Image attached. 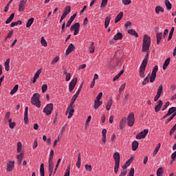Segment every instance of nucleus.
<instances>
[{
    "label": "nucleus",
    "mask_w": 176,
    "mask_h": 176,
    "mask_svg": "<svg viewBox=\"0 0 176 176\" xmlns=\"http://www.w3.org/2000/svg\"><path fill=\"white\" fill-rule=\"evenodd\" d=\"M149 47H151V37L145 34L143 40L142 52H148Z\"/></svg>",
    "instance_id": "f257e3e1"
},
{
    "label": "nucleus",
    "mask_w": 176,
    "mask_h": 176,
    "mask_svg": "<svg viewBox=\"0 0 176 176\" xmlns=\"http://www.w3.org/2000/svg\"><path fill=\"white\" fill-rule=\"evenodd\" d=\"M40 98L41 95L38 93L34 94L32 98V104L35 105V107H37V108H41V100H39Z\"/></svg>",
    "instance_id": "f03ea898"
},
{
    "label": "nucleus",
    "mask_w": 176,
    "mask_h": 176,
    "mask_svg": "<svg viewBox=\"0 0 176 176\" xmlns=\"http://www.w3.org/2000/svg\"><path fill=\"white\" fill-rule=\"evenodd\" d=\"M82 87H83V85L81 84L80 87L78 88V91L74 95L71 100V102L69 106L68 107V109H71L72 107L74 106V104H75V101H76V98H78V96H79L80 91H82Z\"/></svg>",
    "instance_id": "7ed1b4c3"
},
{
    "label": "nucleus",
    "mask_w": 176,
    "mask_h": 176,
    "mask_svg": "<svg viewBox=\"0 0 176 176\" xmlns=\"http://www.w3.org/2000/svg\"><path fill=\"white\" fill-rule=\"evenodd\" d=\"M52 111H53V104L50 103V104H47L45 107V108L43 109V112L44 113H45L47 116H49V115H52Z\"/></svg>",
    "instance_id": "20e7f679"
},
{
    "label": "nucleus",
    "mask_w": 176,
    "mask_h": 176,
    "mask_svg": "<svg viewBox=\"0 0 176 176\" xmlns=\"http://www.w3.org/2000/svg\"><path fill=\"white\" fill-rule=\"evenodd\" d=\"M148 133H149V129L143 130L142 132L136 135L137 140H142V138H145Z\"/></svg>",
    "instance_id": "39448f33"
},
{
    "label": "nucleus",
    "mask_w": 176,
    "mask_h": 176,
    "mask_svg": "<svg viewBox=\"0 0 176 176\" xmlns=\"http://www.w3.org/2000/svg\"><path fill=\"white\" fill-rule=\"evenodd\" d=\"M78 82V78H74L70 82L69 85V90L70 91V93H72V91H73V90L75 89V86H76V83Z\"/></svg>",
    "instance_id": "423d86ee"
},
{
    "label": "nucleus",
    "mask_w": 176,
    "mask_h": 176,
    "mask_svg": "<svg viewBox=\"0 0 176 176\" xmlns=\"http://www.w3.org/2000/svg\"><path fill=\"white\" fill-rule=\"evenodd\" d=\"M27 6V0H21L19 4V11L24 12Z\"/></svg>",
    "instance_id": "0eeeda50"
},
{
    "label": "nucleus",
    "mask_w": 176,
    "mask_h": 176,
    "mask_svg": "<svg viewBox=\"0 0 176 176\" xmlns=\"http://www.w3.org/2000/svg\"><path fill=\"white\" fill-rule=\"evenodd\" d=\"M128 125L131 127L134 124L135 119H134V113H131L128 116Z\"/></svg>",
    "instance_id": "6e6552de"
},
{
    "label": "nucleus",
    "mask_w": 176,
    "mask_h": 176,
    "mask_svg": "<svg viewBox=\"0 0 176 176\" xmlns=\"http://www.w3.org/2000/svg\"><path fill=\"white\" fill-rule=\"evenodd\" d=\"M14 168V161H10L7 163V172L10 173Z\"/></svg>",
    "instance_id": "1a4fd4ad"
},
{
    "label": "nucleus",
    "mask_w": 176,
    "mask_h": 176,
    "mask_svg": "<svg viewBox=\"0 0 176 176\" xmlns=\"http://www.w3.org/2000/svg\"><path fill=\"white\" fill-rule=\"evenodd\" d=\"M149 57V54L147 53L145 58H144L142 65H140V68L146 69V65L148 64V58Z\"/></svg>",
    "instance_id": "9d476101"
},
{
    "label": "nucleus",
    "mask_w": 176,
    "mask_h": 176,
    "mask_svg": "<svg viewBox=\"0 0 176 176\" xmlns=\"http://www.w3.org/2000/svg\"><path fill=\"white\" fill-rule=\"evenodd\" d=\"M162 107H163V101L158 100L157 104L155 107V112H160V109H162Z\"/></svg>",
    "instance_id": "9b49d317"
},
{
    "label": "nucleus",
    "mask_w": 176,
    "mask_h": 176,
    "mask_svg": "<svg viewBox=\"0 0 176 176\" xmlns=\"http://www.w3.org/2000/svg\"><path fill=\"white\" fill-rule=\"evenodd\" d=\"M113 157L115 160V163H120V154L118 152L114 153Z\"/></svg>",
    "instance_id": "f8f14e48"
},
{
    "label": "nucleus",
    "mask_w": 176,
    "mask_h": 176,
    "mask_svg": "<svg viewBox=\"0 0 176 176\" xmlns=\"http://www.w3.org/2000/svg\"><path fill=\"white\" fill-rule=\"evenodd\" d=\"M75 49V45L74 44L71 43L68 46L67 49L66 50V56H68L69 53H72V52Z\"/></svg>",
    "instance_id": "ddd939ff"
},
{
    "label": "nucleus",
    "mask_w": 176,
    "mask_h": 176,
    "mask_svg": "<svg viewBox=\"0 0 176 176\" xmlns=\"http://www.w3.org/2000/svg\"><path fill=\"white\" fill-rule=\"evenodd\" d=\"M101 105H102V101L94 100V109H98V108H100V107H101Z\"/></svg>",
    "instance_id": "4468645a"
},
{
    "label": "nucleus",
    "mask_w": 176,
    "mask_h": 176,
    "mask_svg": "<svg viewBox=\"0 0 176 176\" xmlns=\"http://www.w3.org/2000/svg\"><path fill=\"white\" fill-rule=\"evenodd\" d=\"M24 122H25V124H27V123H28V107H26L25 109Z\"/></svg>",
    "instance_id": "2eb2a0df"
},
{
    "label": "nucleus",
    "mask_w": 176,
    "mask_h": 176,
    "mask_svg": "<svg viewBox=\"0 0 176 176\" xmlns=\"http://www.w3.org/2000/svg\"><path fill=\"white\" fill-rule=\"evenodd\" d=\"M75 17H76V14H73L70 19H69V21H67V24H66V27H70L71 24H72V21H74V20H75Z\"/></svg>",
    "instance_id": "dca6fc26"
},
{
    "label": "nucleus",
    "mask_w": 176,
    "mask_h": 176,
    "mask_svg": "<svg viewBox=\"0 0 176 176\" xmlns=\"http://www.w3.org/2000/svg\"><path fill=\"white\" fill-rule=\"evenodd\" d=\"M69 13H71V7L67 6L65 8L62 16H63V17H67V16L69 14Z\"/></svg>",
    "instance_id": "f3484780"
},
{
    "label": "nucleus",
    "mask_w": 176,
    "mask_h": 176,
    "mask_svg": "<svg viewBox=\"0 0 176 176\" xmlns=\"http://www.w3.org/2000/svg\"><path fill=\"white\" fill-rule=\"evenodd\" d=\"M122 17H123V12H120L115 19V23H119L120 20H122Z\"/></svg>",
    "instance_id": "a211bd4d"
},
{
    "label": "nucleus",
    "mask_w": 176,
    "mask_h": 176,
    "mask_svg": "<svg viewBox=\"0 0 176 176\" xmlns=\"http://www.w3.org/2000/svg\"><path fill=\"white\" fill-rule=\"evenodd\" d=\"M122 38H123V34L120 32H118L114 36L113 39L114 41H119L122 39Z\"/></svg>",
    "instance_id": "6ab92c4d"
},
{
    "label": "nucleus",
    "mask_w": 176,
    "mask_h": 176,
    "mask_svg": "<svg viewBox=\"0 0 176 176\" xmlns=\"http://www.w3.org/2000/svg\"><path fill=\"white\" fill-rule=\"evenodd\" d=\"M131 162H133V159L130 158L128 161L126 162V163L122 166L123 170H126L127 167L131 164Z\"/></svg>",
    "instance_id": "aec40b11"
},
{
    "label": "nucleus",
    "mask_w": 176,
    "mask_h": 176,
    "mask_svg": "<svg viewBox=\"0 0 176 176\" xmlns=\"http://www.w3.org/2000/svg\"><path fill=\"white\" fill-rule=\"evenodd\" d=\"M23 156H24V154L23 153H21L19 155H16V159H18L19 164H21V162H23Z\"/></svg>",
    "instance_id": "412c9836"
},
{
    "label": "nucleus",
    "mask_w": 176,
    "mask_h": 176,
    "mask_svg": "<svg viewBox=\"0 0 176 176\" xmlns=\"http://www.w3.org/2000/svg\"><path fill=\"white\" fill-rule=\"evenodd\" d=\"M68 109H70V110H69V115H68L67 118H68V119H71L72 118V116H74V112H75V110L74 109L73 106H72L71 109L67 108V111H68Z\"/></svg>",
    "instance_id": "4be33fe9"
},
{
    "label": "nucleus",
    "mask_w": 176,
    "mask_h": 176,
    "mask_svg": "<svg viewBox=\"0 0 176 176\" xmlns=\"http://www.w3.org/2000/svg\"><path fill=\"white\" fill-rule=\"evenodd\" d=\"M128 34H130L131 35H133L135 36V38H138V33L135 32V30L131 29L128 30Z\"/></svg>",
    "instance_id": "5701e85b"
},
{
    "label": "nucleus",
    "mask_w": 176,
    "mask_h": 176,
    "mask_svg": "<svg viewBox=\"0 0 176 176\" xmlns=\"http://www.w3.org/2000/svg\"><path fill=\"white\" fill-rule=\"evenodd\" d=\"M110 21H111V16H109L106 17L105 21H104V28H108V25H109Z\"/></svg>",
    "instance_id": "b1692460"
},
{
    "label": "nucleus",
    "mask_w": 176,
    "mask_h": 176,
    "mask_svg": "<svg viewBox=\"0 0 176 176\" xmlns=\"http://www.w3.org/2000/svg\"><path fill=\"white\" fill-rule=\"evenodd\" d=\"M10 63V58L6 59V60L4 63V67H5L6 71H9V69H10V67H9Z\"/></svg>",
    "instance_id": "393cba45"
},
{
    "label": "nucleus",
    "mask_w": 176,
    "mask_h": 176,
    "mask_svg": "<svg viewBox=\"0 0 176 176\" xmlns=\"http://www.w3.org/2000/svg\"><path fill=\"white\" fill-rule=\"evenodd\" d=\"M138 148V142L135 140L132 142V150L137 151Z\"/></svg>",
    "instance_id": "a878e982"
},
{
    "label": "nucleus",
    "mask_w": 176,
    "mask_h": 176,
    "mask_svg": "<svg viewBox=\"0 0 176 176\" xmlns=\"http://www.w3.org/2000/svg\"><path fill=\"white\" fill-rule=\"evenodd\" d=\"M161 145H162V144H161L160 143H159V144L157 145L155 149L154 150V151H153V156H156V155H157V153L159 152V149H160Z\"/></svg>",
    "instance_id": "bb28decb"
},
{
    "label": "nucleus",
    "mask_w": 176,
    "mask_h": 176,
    "mask_svg": "<svg viewBox=\"0 0 176 176\" xmlns=\"http://www.w3.org/2000/svg\"><path fill=\"white\" fill-rule=\"evenodd\" d=\"M41 176H45V164H41L40 166Z\"/></svg>",
    "instance_id": "cd10ccee"
},
{
    "label": "nucleus",
    "mask_w": 176,
    "mask_h": 176,
    "mask_svg": "<svg viewBox=\"0 0 176 176\" xmlns=\"http://www.w3.org/2000/svg\"><path fill=\"white\" fill-rule=\"evenodd\" d=\"M21 24H23V21H15V22H12L10 24V27L13 28V27H16V25H21Z\"/></svg>",
    "instance_id": "c85d7f7f"
},
{
    "label": "nucleus",
    "mask_w": 176,
    "mask_h": 176,
    "mask_svg": "<svg viewBox=\"0 0 176 176\" xmlns=\"http://www.w3.org/2000/svg\"><path fill=\"white\" fill-rule=\"evenodd\" d=\"M165 5L168 10H171V8L173 7V5H171V3H170V1L166 0Z\"/></svg>",
    "instance_id": "c756f323"
},
{
    "label": "nucleus",
    "mask_w": 176,
    "mask_h": 176,
    "mask_svg": "<svg viewBox=\"0 0 176 176\" xmlns=\"http://www.w3.org/2000/svg\"><path fill=\"white\" fill-rule=\"evenodd\" d=\"M170 58H168L165 62L164 63V65H163V69H166L167 68V67H168V64H170Z\"/></svg>",
    "instance_id": "7c9ffc66"
},
{
    "label": "nucleus",
    "mask_w": 176,
    "mask_h": 176,
    "mask_svg": "<svg viewBox=\"0 0 176 176\" xmlns=\"http://www.w3.org/2000/svg\"><path fill=\"white\" fill-rule=\"evenodd\" d=\"M111 107H112V99H110L106 104L107 111H109L111 109Z\"/></svg>",
    "instance_id": "2f4dec72"
},
{
    "label": "nucleus",
    "mask_w": 176,
    "mask_h": 176,
    "mask_svg": "<svg viewBox=\"0 0 176 176\" xmlns=\"http://www.w3.org/2000/svg\"><path fill=\"white\" fill-rule=\"evenodd\" d=\"M160 12H162V13H163L164 12V8H163L162 6H157L155 8V12L156 13H159Z\"/></svg>",
    "instance_id": "473e14b6"
},
{
    "label": "nucleus",
    "mask_w": 176,
    "mask_h": 176,
    "mask_svg": "<svg viewBox=\"0 0 176 176\" xmlns=\"http://www.w3.org/2000/svg\"><path fill=\"white\" fill-rule=\"evenodd\" d=\"M14 19V13L10 14V17L6 21V24H9Z\"/></svg>",
    "instance_id": "72a5a7b5"
},
{
    "label": "nucleus",
    "mask_w": 176,
    "mask_h": 176,
    "mask_svg": "<svg viewBox=\"0 0 176 176\" xmlns=\"http://www.w3.org/2000/svg\"><path fill=\"white\" fill-rule=\"evenodd\" d=\"M34 23V18H31L28 21V23L26 24V28H30L31 25H32V23Z\"/></svg>",
    "instance_id": "f704fd0d"
},
{
    "label": "nucleus",
    "mask_w": 176,
    "mask_h": 176,
    "mask_svg": "<svg viewBox=\"0 0 176 176\" xmlns=\"http://www.w3.org/2000/svg\"><path fill=\"white\" fill-rule=\"evenodd\" d=\"M140 78H145V69L140 67Z\"/></svg>",
    "instance_id": "c9c22d12"
},
{
    "label": "nucleus",
    "mask_w": 176,
    "mask_h": 176,
    "mask_svg": "<svg viewBox=\"0 0 176 176\" xmlns=\"http://www.w3.org/2000/svg\"><path fill=\"white\" fill-rule=\"evenodd\" d=\"M162 91H163V85H160L157 89V95L162 96Z\"/></svg>",
    "instance_id": "e433bc0d"
},
{
    "label": "nucleus",
    "mask_w": 176,
    "mask_h": 176,
    "mask_svg": "<svg viewBox=\"0 0 176 176\" xmlns=\"http://www.w3.org/2000/svg\"><path fill=\"white\" fill-rule=\"evenodd\" d=\"M17 90H19V85H16L12 90L10 91V94L13 95L14 94V93H16V91H17Z\"/></svg>",
    "instance_id": "4c0bfd02"
},
{
    "label": "nucleus",
    "mask_w": 176,
    "mask_h": 176,
    "mask_svg": "<svg viewBox=\"0 0 176 176\" xmlns=\"http://www.w3.org/2000/svg\"><path fill=\"white\" fill-rule=\"evenodd\" d=\"M123 72H124V70H121L120 72L117 74L114 78H113V80H118V79H119V78H120V76H122V74H123Z\"/></svg>",
    "instance_id": "58836bf2"
},
{
    "label": "nucleus",
    "mask_w": 176,
    "mask_h": 176,
    "mask_svg": "<svg viewBox=\"0 0 176 176\" xmlns=\"http://www.w3.org/2000/svg\"><path fill=\"white\" fill-rule=\"evenodd\" d=\"M163 175V168H159L157 170V176H162Z\"/></svg>",
    "instance_id": "ea45409f"
},
{
    "label": "nucleus",
    "mask_w": 176,
    "mask_h": 176,
    "mask_svg": "<svg viewBox=\"0 0 176 176\" xmlns=\"http://www.w3.org/2000/svg\"><path fill=\"white\" fill-rule=\"evenodd\" d=\"M176 111V107H171L168 109V113L169 115H171L172 113H174V112Z\"/></svg>",
    "instance_id": "a19ab883"
},
{
    "label": "nucleus",
    "mask_w": 176,
    "mask_h": 176,
    "mask_svg": "<svg viewBox=\"0 0 176 176\" xmlns=\"http://www.w3.org/2000/svg\"><path fill=\"white\" fill-rule=\"evenodd\" d=\"M119 164L120 163H115L114 172L116 174H118V171H119Z\"/></svg>",
    "instance_id": "79ce46f5"
},
{
    "label": "nucleus",
    "mask_w": 176,
    "mask_h": 176,
    "mask_svg": "<svg viewBox=\"0 0 176 176\" xmlns=\"http://www.w3.org/2000/svg\"><path fill=\"white\" fill-rule=\"evenodd\" d=\"M155 79H156V74H154L151 73V78H150V82L151 83L155 82Z\"/></svg>",
    "instance_id": "37998d69"
},
{
    "label": "nucleus",
    "mask_w": 176,
    "mask_h": 176,
    "mask_svg": "<svg viewBox=\"0 0 176 176\" xmlns=\"http://www.w3.org/2000/svg\"><path fill=\"white\" fill-rule=\"evenodd\" d=\"M21 148H22L21 142H19L17 143V152L19 153H20L21 152Z\"/></svg>",
    "instance_id": "c03bdc74"
},
{
    "label": "nucleus",
    "mask_w": 176,
    "mask_h": 176,
    "mask_svg": "<svg viewBox=\"0 0 176 176\" xmlns=\"http://www.w3.org/2000/svg\"><path fill=\"white\" fill-rule=\"evenodd\" d=\"M107 3H108V0H102L100 8H105V6H107Z\"/></svg>",
    "instance_id": "a18cd8bd"
},
{
    "label": "nucleus",
    "mask_w": 176,
    "mask_h": 176,
    "mask_svg": "<svg viewBox=\"0 0 176 176\" xmlns=\"http://www.w3.org/2000/svg\"><path fill=\"white\" fill-rule=\"evenodd\" d=\"M85 170H87V171L91 172V170H93V168L91 167V165L86 164L85 165Z\"/></svg>",
    "instance_id": "49530a36"
},
{
    "label": "nucleus",
    "mask_w": 176,
    "mask_h": 176,
    "mask_svg": "<svg viewBox=\"0 0 176 176\" xmlns=\"http://www.w3.org/2000/svg\"><path fill=\"white\" fill-rule=\"evenodd\" d=\"M102 97V92H100V93L98 94V95L96 96L95 100H96V101H100V100H101Z\"/></svg>",
    "instance_id": "de8ad7c7"
},
{
    "label": "nucleus",
    "mask_w": 176,
    "mask_h": 176,
    "mask_svg": "<svg viewBox=\"0 0 176 176\" xmlns=\"http://www.w3.org/2000/svg\"><path fill=\"white\" fill-rule=\"evenodd\" d=\"M146 83H149V77L147 76L144 78V80L142 82V85L143 86H145V85H146Z\"/></svg>",
    "instance_id": "09e8293b"
},
{
    "label": "nucleus",
    "mask_w": 176,
    "mask_h": 176,
    "mask_svg": "<svg viewBox=\"0 0 176 176\" xmlns=\"http://www.w3.org/2000/svg\"><path fill=\"white\" fill-rule=\"evenodd\" d=\"M74 30H79L80 28V24L79 23H76L73 25Z\"/></svg>",
    "instance_id": "8fccbe9b"
},
{
    "label": "nucleus",
    "mask_w": 176,
    "mask_h": 176,
    "mask_svg": "<svg viewBox=\"0 0 176 176\" xmlns=\"http://www.w3.org/2000/svg\"><path fill=\"white\" fill-rule=\"evenodd\" d=\"M71 168L70 166H68L66 170H65V173L64 176H69V170Z\"/></svg>",
    "instance_id": "3c124183"
},
{
    "label": "nucleus",
    "mask_w": 176,
    "mask_h": 176,
    "mask_svg": "<svg viewBox=\"0 0 176 176\" xmlns=\"http://www.w3.org/2000/svg\"><path fill=\"white\" fill-rule=\"evenodd\" d=\"M71 168L70 166H68L66 170H65V173L64 176H69V170Z\"/></svg>",
    "instance_id": "603ef678"
},
{
    "label": "nucleus",
    "mask_w": 176,
    "mask_h": 176,
    "mask_svg": "<svg viewBox=\"0 0 176 176\" xmlns=\"http://www.w3.org/2000/svg\"><path fill=\"white\" fill-rule=\"evenodd\" d=\"M41 45H43V46H47V43L46 42V40H45V38L43 37L41 38Z\"/></svg>",
    "instance_id": "864d4df0"
},
{
    "label": "nucleus",
    "mask_w": 176,
    "mask_h": 176,
    "mask_svg": "<svg viewBox=\"0 0 176 176\" xmlns=\"http://www.w3.org/2000/svg\"><path fill=\"white\" fill-rule=\"evenodd\" d=\"M47 90V85L44 84L42 85V92L45 93Z\"/></svg>",
    "instance_id": "5fc2aeb1"
},
{
    "label": "nucleus",
    "mask_w": 176,
    "mask_h": 176,
    "mask_svg": "<svg viewBox=\"0 0 176 176\" xmlns=\"http://www.w3.org/2000/svg\"><path fill=\"white\" fill-rule=\"evenodd\" d=\"M162 36H163V33H162V32L157 33V34H156L157 39L162 40Z\"/></svg>",
    "instance_id": "6e6d98bb"
},
{
    "label": "nucleus",
    "mask_w": 176,
    "mask_h": 176,
    "mask_svg": "<svg viewBox=\"0 0 176 176\" xmlns=\"http://www.w3.org/2000/svg\"><path fill=\"white\" fill-rule=\"evenodd\" d=\"M58 60H60V57L59 56H56L54 58V60L52 62V65L56 64V63H57L58 61Z\"/></svg>",
    "instance_id": "4d7b16f0"
},
{
    "label": "nucleus",
    "mask_w": 176,
    "mask_h": 176,
    "mask_svg": "<svg viewBox=\"0 0 176 176\" xmlns=\"http://www.w3.org/2000/svg\"><path fill=\"white\" fill-rule=\"evenodd\" d=\"M157 69H159V67L157 65H155L152 71V74H154L156 75V73L157 72Z\"/></svg>",
    "instance_id": "13d9d810"
},
{
    "label": "nucleus",
    "mask_w": 176,
    "mask_h": 176,
    "mask_svg": "<svg viewBox=\"0 0 176 176\" xmlns=\"http://www.w3.org/2000/svg\"><path fill=\"white\" fill-rule=\"evenodd\" d=\"M127 176H134V168H131Z\"/></svg>",
    "instance_id": "bf43d9fd"
},
{
    "label": "nucleus",
    "mask_w": 176,
    "mask_h": 176,
    "mask_svg": "<svg viewBox=\"0 0 176 176\" xmlns=\"http://www.w3.org/2000/svg\"><path fill=\"white\" fill-rule=\"evenodd\" d=\"M71 79V74L68 73L66 74L65 80L68 82Z\"/></svg>",
    "instance_id": "052dcab7"
},
{
    "label": "nucleus",
    "mask_w": 176,
    "mask_h": 176,
    "mask_svg": "<svg viewBox=\"0 0 176 176\" xmlns=\"http://www.w3.org/2000/svg\"><path fill=\"white\" fill-rule=\"evenodd\" d=\"M126 87V82H124L120 87V91H123L124 90V88Z\"/></svg>",
    "instance_id": "680f3d73"
},
{
    "label": "nucleus",
    "mask_w": 176,
    "mask_h": 176,
    "mask_svg": "<svg viewBox=\"0 0 176 176\" xmlns=\"http://www.w3.org/2000/svg\"><path fill=\"white\" fill-rule=\"evenodd\" d=\"M124 5H130L131 0H122Z\"/></svg>",
    "instance_id": "e2e57ef3"
},
{
    "label": "nucleus",
    "mask_w": 176,
    "mask_h": 176,
    "mask_svg": "<svg viewBox=\"0 0 176 176\" xmlns=\"http://www.w3.org/2000/svg\"><path fill=\"white\" fill-rule=\"evenodd\" d=\"M42 72V69H38L36 73L35 74L34 76L36 78H39V76L41 75V73Z\"/></svg>",
    "instance_id": "0e129e2a"
},
{
    "label": "nucleus",
    "mask_w": 176,
    "mask_h": 176,
    "mask_svg": "<svg viewBox=\"0 0 176 176\" xmlns=\"http://www.w3.org/2000/svg\"><path fill=\"white\" fill-rule=\"evenodd\" d=\"M168 105H170V102H166V104L162 107V111H165V109H167V107H168Z\"/></svg>",
    "instance_id": "69168bd1"
},
{
    "label": "nucleus",
    "mask_w": 176,
    "mask_h": 176,
    "mask_svg": "<svg viewBox=\"0 0 176 176\" xmlns=\"http://www.w3.org/2000/svg\"><path fill=\"white\" fill-rule=\"evenodd\" d=\"M126 174H127V170H122L121 171L120 176H126Z\"/></svg>",
    "instance_id": "338daca9"
},
{
    "label": "nucleus",
    "mask_w": 176,
    "mask_h": 176,
    "mask_svg": "<svg viewBox=\"0 0 176 176\" xmlns=\"http://www.w3.org/2000/svg\"><path fill=\"white\" fill-rule=\"evenodd\" d=\"M53 168H54V166H49V171H50L49 176H52V174H53Z\"/></svg>",
    "instance_id": "774afa93"
}]
</instances>
